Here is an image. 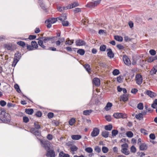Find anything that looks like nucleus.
<instances>
[{"label": "nucleus", "instance_id": "412c9836", "mask_svg": "<svg viewBox=\"0 0 157 157\" xmlns=\"http://www.w3.org/2000/svg\"><path fill=\"white\" fill-rule=\"evenodd\" d=\"M31 45L33 48V50L36 49L38 47V45L37 42L34 41L31 42Z\"/></svg>", "mask_w": 157, "mask_h": 157}, {"label": "nucleus", "instance_id": "f8f14e48", "mask_svg": "<svg viewBox=\"0 0 157 157\" xmlns=\"http://www.w3.org/2000/svg\"><path fill=\"white\" fill-rule=\"evenodd\" d=\"M76 44L77 46H82L85 44V42L81 39H78L76 40Z\"/></svg>", "mask_w": 157, "mask_h": 157}, {"label": "nucleus", "instance_id": "e433bc0d", "mask_svg": "<svg viewBox=\"0 0 157 157\" xmlns=\"http://www.w3.org/2000/svg\"><path fill=\"white\" fill-rule=\"evenodd\" d=\"M75 122V120L74 118L71 119L69 121V124L70 125H73Z\"/></svg>", "mask_w": 157, "mask_h": 157}, {"label": "nucleus", "instance_id": "423d86ee", "mask_svg": "<svg viewBox=\"0 0 157 157\" xmlns=\"http://www.w3.org/2000/svg\"><path fill=\"white\" fill-rule=\"evenodd\" d=\"M46 156L47 157H55V152L53 150H49L47 152Z\"/></svg>", "mask_w": 157, "mask_h": 157}, {"label": "nucleus", "instance_id": "f704fd0d", "mask_svg": "<svg viewBox=\"0 0 157 157\" xmlns=\"http://www.w3.org/2000/svg\"><path fill=\"white\" fill-rule=\"evenodd\" d=\"M135 117L137 119H138L139 120H141L143 118V117L142 116V114H141L140 113L136 114V115Z\"/></svg>", "mask_w": 157, "mask_h": 157}, {"label": "nucleus", "instance_id": "f3484780", "mask_svg": "<svg viewBox=\"0 0 157 157\" xmlns=\"http://www.w3.org/2000/svg\"><path fill=\"white\" fill-rule=\"evenodd\" d=\"M79 4L77 2H74L71 3V4L67 6V8L68 9L73 8L75 7L78 6Z\"/></svg>", "mask_w": 157, "mask_h": 157}, {"label": "nucleus", "instance_id": "a18cd8bd", "mask_svg": "<svg viewBox=\"0 0 157 157\" xmlns=\"http://www.w3.org/2000/svg\"><path fill=\"white\" fill-rule=\"evenodd\" d=\"M23 121L24 122L27 123L29 121V120L27 117H23Z\"/></svg>", "mask_w": 157, "mask_h": 157}, {"label": "nucleus", "instance_id": "ddd939ff", "mask_svg": "<svg viewBox=\"0 0 157 157\" xmlns=\"http://www.w3.org/2000/svg\"><path fill=\"white\" fill-rule=\"evenodd\" d=\"M128 99V95L127 94H123L120 96V100L125 102L127 101Z\"/></svg>", "mask_w": 157, "mask_h": 157}, {"label": "nucleus", "instance_id": "e2e57ef3", "mask_svg": "<svg viewBox=\"0 0 157 157\" xmlns=\"http://www.w3.org/2000/svg\"><path fill=\"white\" fill-rule=\"evenodd\" d=\"M35 115L38 117H40L41 116V113L40 111H37Z\"/></svg>", "mask_w": 157, "mask_h": 157}, {"label": "nucleus", "instance_id": "0eeeda50", "mask_svg": "<svg viewBox=\"0 0 157 157\" xmlns=\"http://www.w3.org/2000/svg\"><path fill=\"white\" fill-rule=\"evenodd\" d=\"M123 59L124 63L126 65H129L130 64V61L127 56L125 55L123 57Z\"/></svg>", "mask_w": 157, "mask_h": 157}, {"label": "nucleus", "instance_id": "680f3d73", "mask_svg": "<svg viewBox=\"0 0 157 157\" xmlns=\"http://www.w3.org/2000/svg\"><path fill=\"white\" fill-rule=\"evenodd\" d=\"M5 47L8 50H11L12 49L11 46L9 44H6Z\"/></svg>", "mask_w": 157, "mask_h": 157}, {"label": "nucleus", "instance_id": "aec40b11", "mask_svg": "<svg viewBox=\"0 0 157 157\" xmlns=\"http://www.w3.org/2000/svg\"><path fill=\"white\" fill-rule=\"evenodd\" d=\"M112 106V104L110 102H108L105 107V109L107 111L109 110Z\"/></svg>", "mask_w": 157, "mask_h": 157}, {"label": "nucleus", "instance_id": "052dcab7", "mask_svg": "<svg viewBox=\"0 0 157 157\" xmlns=\"http://www.w3.org/2000/svg\"><path fill=\"white\" fill-rule=\"evenodd\" d=\"M149 137L152 140H154L155 138V135L153 134H151L149 135Z\"/></svg>", "mask_w": 157, "mask_h": 157}, {"label": "nucleus", "instance_id": "0e129e2a", "mask_svg": "<svg viewBox=\"0 0 157 157\" xmlns=\"http://www.w3.org/2000/svg\"><path fill=\"white\" fill-rule=\"evenodd\" d=\"M74 11L75 13L81 11V9L80 8H77L74 10Z\"/></svg>", "mask_w": 157, "mask_h": 157}, {"label": "nucleus", "instance_id": "864d4df0", "mask_svg": "<svg viewBox=\"0 0 157 157\" xmlns=\"http://www.w3.org/2000/svg\"><path fill=\"white\" fill-rule=\"evenodd\" d=\"M6 102L4 101H0V104L1 106H4L6 105Z\"/></svg>", "mask_w": 157, "mask_h": 157}, {"label": "nucleus", "instance_id": "69168bd1", "mask_svg": "<svg viewBox=\"0 0 157 157\" xmlns=\"http://www.w3.org/2000/svg\"><path fill=\"white\" fill-rule=\"evenodd\" d=\"M15 105H13L11 103H8L7 104V106L9 107H14Z\"/></svg>", "mask_w": 157, "mask_h": 157}, {"label": "nucleus", "instance_id": "6e6d98bb", "mask_svg": "<svg viewBox=\"0 0 157 157\" xmlns=\"http://www.w3.org/2000/svg\"><path fill=\"white\" fill-rule=\"evenodd\" d=\"M102 150L104 153H106L109 151L108 148H102Z\"/></svg>", "mask_w": 157, "mask_h": 157}, {"label": "nucleus", "instance_id": "603ef678", "mask_svg": "<svg viewBox=\"0 0 157 157\" xmlns=\"http://www.w3.org/2000/svg\"><path fill=\"white\" fill-rule=\"evenodd\" d=\"M53 113L51 112H50L48 114V117L49 118H52L53 117Z\"/></svg>", "mask_w": 157, "mask_h": 157}, {"label": "nucleus", "instance_id": "3c124183", "mask_svg": "<svg viewBox=\"0 0 157 157\" xmlns=\"http://www.w3.org/2000/svg\"><path fill=\"white\" fill-rule=\"evenodd\" d=\"M105 118L106 120L108 121H110L111 120V117L110 115L106 116Z\"/></svg>", "mask_w": 157, "mask_h": 157}, {"label": "nucleus", "instance_id": "2eb2a0df", "mask_svg": "<svg viewBox=\"0 0 157 157\" xmlns=\"http://www.w3.org/2000/svg\"><path fill=\"white\" fill-rule=\"evenodd\" d=\"M107 52L108 56L110 58H112L114 56V54L112 52L111 49L110 48L108 49H107Z\"/></svg>", "mask_w": 157, "mask_h": 157}, {"label": "nucleus", "instance_id": "37998d69", "mask_svg": "<svg viewBox=\"0 0 157 157\" xmlns=\"http://www.w3.org/2000/svg\"><path fill=\"white\" fill-rule=\"evenodd\" d=\"M157 71V70L155 68H153L150 71V74L151 75L155 74L156 73Z\"/></svg>", "mask_w": 157, "mask_h": 157}, {"label": "nucleus", "instance_id": "4be33fe9", "mask_svg": "<svg viewBox=\"0 0 157 157\" xmlns=\"http://www.w3.org/2000/svg\"><path fill=\"white\" fill-rule=\"evenodd\" d=\"M60 157H70V155L68 154L64 153L63 151L60 152L59 154Z\"/></svg>", "mask_w": 157, "mask_h": 157}, {"label": "nucleus", "instance_id": "5fc2aeb1", "mask_svg": "<svg viewBox=\"0 0 157 157\" xmlns=\"http://www.w3.org/2000/svg\"><path fill=\"white\" fill-rule=\"evenodd\" d=\"M147 61L148 62L151 63L154 61L153 56H151L147 59Z\"/></svg>", "mask_w": 157, "mask_h": 157}, {"label": "nucleus", "instance_id": "f03ea898", "mask_svg": "<svg viewBox=\"0 0 157 157\" xmlns=\"http://www.w3.org/2000/svg\"><path fill=\"white\" fill-rule=\"evenodd\" d=\"M8 114L4 111H2L0 115V118L2 121L4 123H6L8 121L7 116Z\"/></svg>", "mask_w": 157, "mask_h": 157}, {"label": "nucleus", "instance_id": "4468645a", "mask_svg": "<svg viewBox=\"0 0 157 157\" xmlns=\"http://www.w3.org/2000/svg\"><path fill=\"white\" fill-rule=\"evenodd\" d=\"M121 151V152L125 155H128L130 154L129 150L128 148H122Z\"/></svg>", "mask_w": 157, "mask_h": 157}, {"label": "nucleus", "instance_id": "7ed1b4c3", "mask_svg": "<svg viewBox=\"0 0 157 157\" xmlns=\"http://www.w3.org/2000/svg\"><path fill=\"white\" fill-rule=\"evenodd\" d=\"M114 117L117 119L123 118H124L126 117V115L121 113H117L113 115Z\"/></svg>", "mask_w": 157, "mask_h": 157}, {"label": "nucleus", "instance_id": "9b49d317", "mask_svg": "<svg viewBox=\"0 0 157 157\" xmlns=\"http://www.w3.org/2000/svg\"><path fill=\"white\" fill-rule=\"evenodd\" d=\"M93 84L97 86H99L100 84V80L98 78H94L93 79Z\"/></svg>", "mask_w": 157, "mask_h": 157}, {"label": "nucleus", "instance_id": "13d9d810", "mask_svg": "<svg viewBox=\"0 0 157 157\" xmlns=\"http://www.w3.org/2000/svg\"><path fill=\"white\" fill-rule=\"evenodd\" d=\"M117 47L119 50H122L124 48V46L120 44L117 45Z\"/></svg>", "mask_w": 157, "mask_h": 157}, {"label": "nucleus", "instance_id": "c9c22d12", "mask_svg": "<svg viewBox=\"0 0 157 157\" xmlns=\"http://www.w3.org/2000/svg\"><path fill=\"white\" fill-rule=\"evenodd\" d=\"M126 135L129 138H131L133 136V133L131 131L127 132H126Z\"/></svg>", "mask_w": 157, "mask_h": 157}, {"label": "nucleus", "instance_id": "9d476101", "mask_svg": "<svg viewBox=\"0 0 157 157\" xmlns=\"http://www.w3.org/2000/svg\"><path fill=\"white\" fill-rule=\"evenodd\" d=\"M53 39L52 37H40L37 40H39V39H40L42 41H43L44 43H45L47 41H49L50 40H51Z\"/></svg>", "mask_w": 157, "mask_h": 157}, {"label": "nucleus", "instance_id": "c85d7f7f", "mask_svg": "<svg viewBox=\"0 0 157 157\" xmlns=\"http://www.w3.org/2000/svg\"><path fill=\"white\" fill-rule=\"evenodd\" d=\"M109 134V132L106 131H103L102 133V136L105 137L107 138L108 137Z\"/></svg>", "mask_w": 157, "mask_h": 157}, {"label": "nucleus", "instance_id": "4c0bfd02", "mask_svg": "<svg viewBox=\"0 0 157 157\" xmlns=\"http://www.w3.org/2000/svg\"><path fill=\"white\" fill-rule=\"evenodd\" d=\"M17 44L19 45L22 47H24L25 45V43L22 41H18L17 42Z\"/></svg>", "mask_w": 157, "mask_h": 157}, {"label": "nucleus", "instance_id": "2f4dec72", "mask_svg": "<svg viewBox=\"0 0 157 157\" xmlns=\"http://www.w3.org/2000/svg\"><path fill=\"white\" fill-rule=\"evenodd\" d=\"M100 2V0H97L95 1L94 2H92L91 3V6H92L94 7L97 6L98 4H99Z\"/></svg>", "mask_w": 157, "mask_h": 157}, {"label": "nucleus", "instance_id": "5701e85b", "mask_svg": "<svg viewBox=\"0 0 157 157\" xmlns=\"http://www.w3.org/2000/svg\"><path fill=\"white\" fill-rule=\"evenodd\" d=\"M73 40H70L69 39H67L65 42L66 45H71L74 43Z\"/></svg>", "mask_w": 157, "mask_h": 157}, {"label": "nucleus", "instance_id": "09e8293b", "mask_svg": "<svg viewBox=\"0 0 157 157\" xmlns=\"http://www.w3.org/2000/svg\"><path fill=\"white\" fill-rule=\"evenodd\" d=\"M85 151L88 152V153H91L93 151V150L92 148H86Z\"/></svg>", "mask_w": 157, "mask_h": 157}, {"label": "nucleus", "instance_id": "473e14b6", "mask_svg": "<svg viewBox=\"0 0 157 157\" xmlns=\"http://www.w3.org/2000/svg\"><path fill=\"white\" fill-rule=\"evenodd\" d=\"M112 128V126L111 124L106 125L105 126V129L106 130H111Z\"/></svg>", "mask_w": 157, "mask_h": 157}, {"label": "nucleus", "instance_id": "de8ad7c7", "mask_svg": "<svg viewBox=\"0 0 157 157\" xmlns=\"http://www.w3.org/2000/svg\"><path fill=\"white\" fill-rule=\"evenodd\" d=\"M19 60V59L14 58V60H13V63L12 65L13 66V65L14 64V66H15V65H16V64L18 62V61Z\"/></svg>", "mask_w": 157, "mask_h": 157}, {"label": "nucleus", "instance_id": "a211bd4d", "mask_svg": "<svg viewBox=\"0 0 157 157\" xmlns=\"http://www.w3.org/2000/svg\"><path fill=\"white\" fill-rule=\"evenodd\" d=\"M71 138L74 140H78L81 138V136L79 135H73L71 136Z\"/></svg>", "mask_w": 157, "mask_h": 157}, {"label": "nucleus", "instance_id": "72a5a7b5", "mask_svg": "<svg viewBox=\"0 0 157 157\" xmlns=\"http://www.w3.org/2000/svg\"><path fill=\"white\" fill-rule=\"evenodd\" d=\"M21 53L17 52L15 54L14 58L19 59L21 57Z\"/></svg>", "mask_w": 157, "mask_h": 157}, {"label": "nucleus", "instance_id": "49530a36", "mask_svg": "<svg viewBox=\"0 0 157 157\" xmlns=\"http://www.w3.org/2000/svg\"><path fill=\"white\" fill-rule=\"evenodd\" d=\"M149 53L151 55L154 56L156 54V52L155 50L151 49L150 50Z\"/></svg>", "mask_w": 157, "mask_h": 157}, {"label": "nucleus", "instance_id": "774afa93", "mask_svg": "<svg viewBox=\"0 0 157 157\" xmlns=\"http://www.w3.org/2000/svg\"><path fill=\"white\" fill-rule=\"evenodd\" d=\"M47 138L49 140H51L52 138V136L50 134H49L47 136Z\"/></svg>", "mask_w": 157, "mask_h": 157}, {"label": "nucleus", "instance_id": "ea45409f", "mask_svg": "<svg viewBox=\"0 0 157 157\" xmlns=\"http://www.w3.org/2000/svg\"><path fill=\"white\" fill-rule=\"evenodd\" d=\"M14 87L16 90V91L19 93H20L21 92V91L19 89V86L17 84H16L14 86Z\"/></svg>", "mask_w": 157, "mask_h": 157}, {"label": "nucleus", "instance_id": "39448f33", "mask_svg": "<svg viewBox=\"0 0 157 157\" xmlns=\"http://www.w3.org/2000/svg\"><path fill=\"white\" fill-rule=\"evenodd\" d=\"M41 144L44 145L45 147H51L50 142L48 140H40Z\"/></svg>", "mask_w": 157, "mask_h": 157}, {"label": "nucleus", "instance_id": "b1692460", "mask_svg": "<svg viewBox=\"0 0 157 157\" xmlns=\"http://www.w3.org/2000/svg\"><path fill=\"white\" fill-rule=\"evenodd\" d=\"M33 110L32 109H25V112L26 113L31 115L33 112Z\"/></svg>", "mask_w": 157, "mask_h": 157}, {"label": "nucleus", "instance_id": "a878e982", "mask_svg": "<svg viewBox=\"0 0 157 157\" xmlns=\"http://www.w3.org/2000/svg\"><path fill=\"white\" fill-rule=\"evenodd\" d=\"M114 39L119 41L121 42L123 40L122 37L119 36H114Z\"/></svg>", "mask_w": 157, "mask_h": 157}, {"label": "nucleus", "instance_id": "bb28decb", "mask_svg": "<svg viewBox=\"0 0 157 157\" xmlns=\"http://www.w3.org/2000/svg\"><path fill=\"white\" fill-rule=\"evenodd\" d=\"M57 9L58 11L60 12L63 11L64 10H67L68 9L67 8V6L66 7H58L57 8Z\"/></svg>", "mask_w": 157, "mask_h": 157}, {"label": "nucleus", "instance_id": "8fccbe9b", "mask_svg": "<svg viewBox=\"0 0 157 157\" xmlns=\"http://www.w3.org/2000/svg\"><path fill=\"white\" fill-rule=\"evenodd\" d=\"M118 131L117 130H113L112 132V136H115L118 134Z\"/></svg>", "mask_w": 157, "mask_h": 157}, {"label": "nucleus", "instance_id": "338daca9", "mask_svg": "<svg viewBox=\"0 0 157 157\" xmlns=\"http://www.w3.org/2000/svg\"><path fill=\"white\" fill-rule=\"evenodd\" d=\"M128 25L131 28L133 27V23L132 21H130L128 22Z\"/></svg>", "mask_w": 157, "mask_h": 157}, {"label": "nucleus", "instance_id": "a19ab883", "mask_svg": "<svg viewBox=\"0 0 157 157\" xmlns=\"http://www.w3.org/2000/svg\"><path fill=\"white\" fill-rule=\"evenodd\" d=\"M62 24L63 26H67L69 25V22L65 20L62 21Z\"/></svg>", "mask_w": 157, "mask_h": 157}, {"label": "nucleus", "instance_id": "cd10ccee", "mask_svg": "<svg viewBox=\"0 0 157 157\" xmlns=\"http://www.w3.org/2000/svg\"><path fill=\"white\" fill-rule=\"evenodd\" d=\"M57 18L58 20L63 21L67 19V16L66 14H64L61 17Z\"/></svg>", "mask_w": 157, "mask_h": 157}, {"label": "nucleus", "instance_id": "58836bf2", "mask_svg": "<svg viewBox=\"0 0 157 157\" xmlns=\"http://www.w3.org/2000/svg\"><path fill=\"white\" fill-rule=\"evenodd\" d=\"M120 73L118 69H115L113 72V74L114 75H117L119 74Z\"/></svg>", "mask_w": 157, "mask_h": 157}, {"label": "nucleus", "instance_id": "4d7b16f0", "mask_svg": "<svg viewBox=\"0 0 157 157\" xmlns=\"http://www.w3.org/2000/svg\"><path fill=\"white\" fill-rule=\"evenodd\" d=\"M27 49L29 50H33V48L32 45L31 46L30 45H29L28 44L27 45Z\"/></svg>", "mask_w": 157, "mask_h": 157}, {"label": "nucleus", "instance_id": "79ce46f5", "mask_svg": "<svg viewBox=\"0 0 157 157\" xmlns=\"http://www.w3.org/2000/svg\"><path fill=\"white\" fill-rule=\"evenodd\" d=\"M137 108L139 109H142L143 108V103H139L137 105Z\"/></svg>", "mask_w": 157, "mask_h": 157}, {"label": "nucleus", "instance_id": "20e7f679", "mask_svg": "<svg viewBox=\"0 0 157 157\" xmlns=\"http://www.w3.org/2000/svg\"><path fill=\"white\" fill-rule=\"evenodd\" d=\"M136 83L138 85H140L143 81L142 76L139 74L137 75L136 76Z\"/></svg>", "mask_w": 157, "mask_h": 157}, {"label": "nucleus", "instance_id": "dca6fc26", "mask_svg": "<svg viewBox=\"0 0 157 157\" xmlns=\"http://www.w3.org/2000/svg\"><path fill=\"white\" fill-rule=\"evenodd\" d=\"M57 18H51L45 21V23H50L53 24L56 22L57 21Z\"/></svg>", "mask_w": 157, "mask_h": 157}, {"label": "nucleus", "instance_id": "c03bdc74", "mask_svg": "<svg viewBox=\"0 0 157 157\" xmlns=\"http://www.w3.org/2000/svg\"><path fill=\"white\" fill-rule=\"evenodd\" d=\"M106 49V46L105 45H102L100 46V49L101 51H104Z\"/></svg>", "mask_w": 157, "mask_h": 157}, {"label": "nucleus", "instance_id": "393cba45", "mask_svg": "<svg viewBox=\"0 0 157 157\" xmlns=\"http://www.w3.org/2000/svg\"><path fill=\"white\" fill-rule=\"evenodd\" d=\"M92 111V110L91 109L84 110L83 112V114L85 115H88L91 113Z\"/></svg>", "mask_w": 157, "mask_h": 157}, {"label": "nucleus", "instance_id": "bf43d9fd", "mask_svg": "<svg viewBox=\"0 0 157 157\" xmlns=\"http://www.w3.org/2000/svg\"><path fill=\"white\" fill-rule=\"evenodd\" d=\"M36 36L31 35L29 36V38L30 40H32L36 38Z\"/></svg>", "mask_w": 157, "mask_h": 157}, {"label": "nucleus", "instance_id": "6e6552de", "mask_svg": "<svg viewBox=\"0 0 157 157\" xmlns=\"http://www.w3.org/2000/svg\"><path fill=\"white\" fill-rule=\"evenodd\" d=\"M99 130L97 128H95L93 129L91 135L93 137H95L97 136L99 133Z\"/></svg>", "mask_w": 157, "mask_h": 157}, {"label": "nucleus", "instance_id": "c756f323", "mask_svg": "<svg viewBox=\"0 0 157 157\" xmlns=\"http://www.w3.org/2000/svg\"><path fill=\"white\" fill-rule=\"evenodd\" d=\"M84 67L85 68L86 71L88 72H90V66L88 64H85L83 65Z\"/></svg>", "mask_w": 157, "mask_h": 157}, {"label": "nucleus", "instance_id": "f257e3e1", "mask_svg": "<svg viewBox=\"0 0 157 157\" xmlns=\"http://www.w3.org/2000/svg\"><path fill=\"white\" fill-rule=\"evenodd\" d=\"M35 128H32L30 129V132L36 136H40V132L39 130L36 129H38L40 128V126L38 122L35 123L34 124Z\"/></svg>", "mask_w": 157, "mask_h": 157}, {"label": "nucleus", "instance_id": "7c9ffc66", "mask_svg": "<svg viewBox=\"0 0 157 157\" xmlns=\"http://www.w3.org/2000/svg\"><path fill=\"white\" fill-rule=\"evenodd\" d=\"M77 53L78 54H79L81 55H84L85 53V52L83 49H80L78 50V51H77Z\"/></svg>", "mask_w": 157, "mask_h": 157}, {"label": "nucleus", "instance_id": "1a4fd4ad", "mask_svg": "<svg viewBox=\"0 0 157 157\" xmlns=\"http://www.w3.org/2000/svg\"><path fill=\"white\" fill-rule=\"evenodd\" d=\"M146 94L151 98L155 97L157 95L156 93L150 90H147L146 92Z\"/></svg>", "mask_w": 157, "mask_h": 157}, {"label": "nucleus", "instance_id": "6ab92c4d", "mask_svg": "<svg viewBox=\"0 0 157 157\" xmlns=\"http://www.w3.org/2000/svg\"><path fill=\"white\" fill-rule=\"evenodd\" d=\"M39 41H38V44L39 46L41 47L44 49H46V46L43 43L44 42L43 41L41 40L40 39H39L38 40Z\"/></svg>", "mask_w": 157, "mask_h": 157}]
</instances>
